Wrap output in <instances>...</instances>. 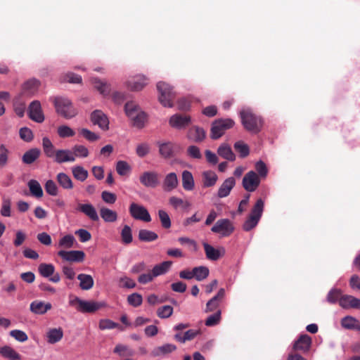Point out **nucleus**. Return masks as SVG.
<instances>
[{"instance_id": "f257e3e1", "label": "nucleus", "mask_w": 360, "mask_h": 360, "mask_svg": "<svg viewBox=\"0 0 360 360\" xmlns=\"http://www.w3.org/2000/svg\"><path fill=\"white\" fill-rule=\"evenodd\" d=\"M239 115L241 124L246 131L253 134L261 131L264 124L261 116L254 113L250 108L241 110Z\"/></svg>"}, {"instance_id": "f03ea898", "label": "nucleus", "mask_w": 360, "mask_h": 360, "mask_svg": "<svg viewBox=\"0 0 360 360\" xmlns=\"http://www.w3.org/2000/svg\"><path fill=\"white\" fill-rule=\"evenodd\" d=\"M53 103L56 112L65 119H71L77 115V109L67 98L54 97Z\"/></svg>"}, {"instance_id": "7ed1b4c3", "label": "nucleus", "mask_w": 360, "mask_h": 360, "mask_svg": "<svg viewBox=\"0 0 360 360\" xmlns=\"http://www.w3.org/2000/svg\"><path fill=\"white\" fill-rule=\"evenodd\" d=\"M264 201L259 198L253 206L251 213L243 225V229L245 231H250L254 229L258 224L264 210Z\"/></svg>"}, {"instance_id": "20e7f679", "label": "nucleus", "mask_w": 360, "mask_h": 360, "mask_svg": "<svg viewBox=\"0 0 360 360\" xmlns=\"http://www.w3.org/2000/svg\"><path fill=\"white\" fill-rule=\"evenodd\" d=\"M69 304L82 313H94L98 310L102 304L94 301L82 300L78 297L70 296Z\"/></svg>"}, {"instance_id": "39448f33", "label": "nucleus", "mask_w": 360, "mask_h": 360, "mask_svg": "<svg viewBox=\"0 0 360 360\" xmlns=\"http://www.w3.org/2000/svg\"><path fill=\"white\" fill-rule=\"evenodd\" d=\"M235 122L230 118L214 120L212 124L210 129L211 139L214 140L219 139L227 129L232 128Z\"/></svg>"}, {"instance_id": "423d86ee", "label": "nucleus", "mask_w": 360, "mask_h": 360, "mask_svg": "<svg viewBox=\"0 0 360 360\" xmlns=\"http://www.w3.org/2000/svg\"><path fill=\"white\" fill-rule=\"evenodd\" d=\"M157 89L160 93L159 101L165 107H172L173 100L175 98V94L172 88L167 83L160 82L157 84Z\"/></svg>"}, {"instance_id": "0eeeda50", "label": "nucleus", "mask_w": 360, "mask_h": 360, "mask_svg": "<svg viewBox=\"0 0 360 360\" xmlns=\"http://www.w3.org/2000/svg\"><path fill=\"white\" fill-rule=\"evenodd\" d=\"M160 175L155 171L143 172L139 176L140 183L146 188H155L160 184Z\"/></svg>"}, {"instance_id": "6e6552de", "label": "nucleus", "mask_w": 360, "mask_h": 360, "mask_svg": "<svg viewBox=\"0 0 360 360\" xmlns=\"http://www.w3.org/2000/svg\"><path fill=\"white\" fill-rule=\"evenodd\" d=\"M211 231L222 236H229L234 231L233 223L228 219H219L212 227Z\"/></svg>"}, {"instance_id": "1a4fd4ad", "label": "nucleus", "mask_w": 360, "mask_h": 360, "mask_svg": "<svg viewBox=\"0 0 360 360\" xmlns=\"http://www.w3.org/2000/svg\"><path fill=\"white\" fill-rule=\"evenodd\" d=\"M129 211L131 216L136 220H141L145 222L151 221V217L148 211L142 205L132 202L129 206Z\"/></svg>"}, {"instance_id": "9d476101", "label": "nucleus", "mask_w": 360, "mask_h": 360, "mask_svg": "<svg viewBox=\"0 0 360 360\" xmlns=\"http://www.w3.org/2000/svg\"><path fill=\"white\" fill-rule=\"evenodd\" d=\"M260 184V178L254 171H250L245 174L243 179L242 184L244 189L248 192L255 191Z\"/></svg>"}, {"instance_id": "9b49d317", "label": "nucleus", "mask_w": 360, "mask_h": 360, "mask_svg": "<svg viewBox=\"0 0 360 360\" xmlns=\"http://www.w3.org/2000/svg\"><path fill=\"white\" fill-rule=\"evenodd\" d=\"M29 117L38 123H41L44 120V115L42 112L41 105L39 101L31 102L28 108Z\"/></svg>"}, {"instance_id": "f8f14e48", "label": "nucleus", "mask_w": 360, "mask_h": 360, "mask_svg": "<svg viewBox=\"0 0 360 360\" xmlns=\"http://www.w3.org/2000/svg\"><path fill=\"white\" fill-rule=\"evenodd\" d=\"M90 120L94 125H98L103 130H108L109 121L107 116L100 110H94L90 115Z\"/></svg>"}, {"instance_id": "ddd939ff", "label": "nucleus", "mask_w": 360, "mask_h": 360, "mask_svg": "<svg viewBox=\"0 0 360 360\" xmlns=\"http://www.w3.org/2000/svg\"><path fill=\"white\" fill-rule=\"evenodd\" d=\"M58 255L63 259L71 262H82L85 257V254L82 250H60Z\"/></svg>"}, {"instance_id": "4468645a", "label": "nucleus", "mask_w": 360, "mask_h": 360, "mask_svg": "<svg viewBox=\"0 0 360 360\" xmlns=\"http://www.w3.org/2000/svg\"><path fill=\"white\" fill-rule=\"evenodd\" d=\"M169 123L172 127L179 129H183L190 124L191 117L186 115L175 114L170 117Z\"/></svg>"}, {"instance_id": "2eb2a0df", "label": "nucleus", "mask_w": 360, "mask_h": 360, "mask_svg": "<svg viewBox=\"0 0 360 360\" xmlns=\"http://www.w3.org/2000/svg\"><path fill=\"white\" fill-rule=\"evenodd\" d=\"M206 257L211 261H217L225 255V249L222 247L215 249L211 245L203 243Z\"/></svg>"}, {"instance_id": "dca6fc26", "label": "nucleus", "mask_w": 360, "mask_h": 360, "mask_svg": "<svg viewBox=\"0 0 360 360\" xmlns=\"http://www.w3.org/2000/svg\"><path fill=\"white\" fill-rule=\"evenodd\" d=\"M55 162L62 164L64 162H72L75 161V155L72 152L67 149L56 150V153L53 158Z\"/></svg>"}, {"instance_id": "f3484780", "label": "nucleus", "mask_w": 360, "mask_h": 360, "mask_svg": "<svg viewBox=\"0 0 360 360\" xmlns=\"http://www.w3.org/2000/svg\"><path fill=\"white\" fill-rule=\"evenodd\" d=\"M179 181L177 175L174 172L167 174L162 181V189L166 192H170L177 188Z\"/></svg>"}, {"instance_id": "a211bd4d", "label": "nucleus", "mask_w": 360, "mask_h": 360, "mask_svg": "<svg viewBox=\"0 0 360 360\" xmlns=\"http://www.w3.org/2000/svg\"><path fill=\"white\" fill-rule=\"evenodd\" d=\"M225 295V290L224 288H221L217 294L210 300L207 304L205 311L206 313L217 311L220 302L222 300Z\"/></svg>"}, {"instance_id": "6ab92c4d", "label": "nucleus", "mask_w": 360, "mask_h": 360, "mask_svg": "<svg viewBox=\"0 0 360 360\" xmlns=\"http://www.w3.org/2000/svg\"><path fill=\"white\" fill-rule=\"evenodd\" d=\"M156 145L158 146L159 153L162 158L168 159L174 155L175 145L173 143L158 141Z\"/></svg>"}, {"instance_id": "aec40b11", "label": "nucleus", "mask_w": 360, "mask_h": 360, "mask_svg": "<svg viewBox=\"0 0 360 360\" xmlns=\"http://www.w3.org/2000/svg\"><path fill=\"white\" fill-rule=\"evenodd\" d=\"M148 84V79L144 75H136L127 82L128 87L132 91H141Z\"/></svg>"}, {"instance_id": "412c9836", "label": "nucleus", "mask_w": 360, "mask_h": 360, "mask_svg": "<svg viewBox=\"0 0 360 360\" xmlns=\"http://www.w3.org/2000/svg\"><path fill=\"white\" fill-rule=\"evenodd\" d=\"M311 344V338L308 335H302L293 345V351L307 352Z\"/></svg>"}, {"instance_id": "4be33fe9", "label": "nucleus", "mask_w": 360, "mask_h": 360, "mask_svg": "<svg viewBox=\"0 0 360 360\" xmlns=\"http://www.w3.org/2000/svg\"><path fill=\"white\" fill-rule=\"evenodd\" d=\"M77 210L84 214L93 221H97L99 220V217L95 207L90 203L79 204Z\"/></svg>"}, {"instance_id": "5701e85b", "label": "nucleus", "mask_w": 360, "mask_h": 360, "mask_svg": "<svg viewBox=\"0 0 360 360\" xmlns=\"http://www.w3.org/2000/svg\"><path fill=\"white\" fill-rule=\"evenodd\" d=\"M236 184V180L233 177L226 179L221 185L218 190L217 195L219 198L228 196Z\"/></svg>"}, {"instance_id": "b1692460", "label": "nucleus", "mask_w": 360, "mask_h": 360, "mask_svg": "<svg viewBox=\"0 0 360 360\" xmlns=\"http://www.w3.org/2000/svg\"><path fill=\"white\" fill-rule=\"evenodd\" d=\"M176 349V345L173 344H165L154 348L151 352L153 357L163 356L167 355Z\"/></svg>"}, {"instance_id": "393cba45", "label": "nucleus", "mask_w": 360, "mask_h": 360, "mask_svg": "<svg viewBox=\"0 0 360 360\" xmlns=\"http://www.w3.org/2000/svg\"><path fill=\"white\" fill-rule=\"evenodd\" d=\"M51 307L52 305L49 302L44 303L41 301H34L30 304V311L37 314H44Z\"/></svg>"}, {"instance_id": "a878e982", "label": "nucleus", "mask_w": 360, "mask_h": 360, "mask_svg": "<svg viewBox=\"0 0 360 360\" xmlns=\"http://www.w3.org/2000/svg\"><path fill=\"white\" fill-rule=\"evenodd\" d=\"M40 155L41 150L39 148H31L23 154L22 161L26 165H31L39 158Z\"/></svg>"}, {"instance_id": "bb28decb", "label": "nucleus", "mask_w": 360, "mask_h": 360, "mask_svg": "<svg viewBox=\"0 0 360 360\" xmlns=\"http://www.w3.org/2000/svg\"><path fill=\"white\" fill-rule=\"evenodd\" d=\"M206 136L205 131L198 127H191L188 132V138L195 142L202 141Z\"/></svg>"}, {"instance_id": "cd10ccee", "label": "nucleus", "mask_w": 360, "mask_h": 360, "mask_svg": "<svg viewBox=\"0 0 360 360\" xmlns=\"http://www.w3.org/2000/svg\"><path fill=\"white\" fill-rule=\"evenodd\" d=\"M47 342L55 344L60 341L63 337V330L61 328H51L46 333Z\"/></svg>"}, {"instance_id": "c85d7f7f", "label": "nucleus", "mask_w": 360, "mask_h": 360, "mask_svg": "<svg viewBox=\"0 0 360 360\" xmlns=\"http://www.w3.org/2000/svg\"><path fill=\"white\" fill-rule=\"evenodd\" d=\"M217 153L222 158L229 161H234L236 155L233 153L231 147L227 143H222L219 146L217 150Z\"/></svg>"}, {"instance_id": "c756f323", "label": "nucleus", "mask_w": 360, "mask_h": 360, "mask_svg": "<svg viewBox=\"0 0 360 360\" xmlns=\"http://www.w3.org/2000/svg\"><path fill=\"white\" fill-rule=\"evenodd\" d=\"M0 354L8 360H21V356L11 347L6 345L0 348Z\"/></svg>"}, {"instance_id": "7c9ffc66", "label": "nucleus", "mask_w": 360, "mask_h": 360, "mask_svg": "<svg viewBox=\"0 0 360 360\" xmlns=\"http://www.w3.org/2000/svg\"><path fill=\"white\" fill-rule=\"evenodd\" d=\"M359 299L352 295H342L340 300V305L345 309L353 308L358 309Z\"/></svg>"}, {"instance_id": "2f4dec72", "label": "nucleus", "mask_w": 360, "mask_h": 360, "mask_svg": "<svg viewBox=\"0 0 360 360\" xmlns=\"http://www.w3.org/2000/svg\"><path fill=\"white\" fill-rule=\"evenodd\" d=\"M341 326L345 329H355L356 330H360L359 321L354 317L350 316H347L342 319Z\"/></svg>"}, {"instance_id": "473e14b6", "label": "nucleus", "mask_w": 360, "mask_h": 360, "mask_svg": "<svg viewBox=\"0 0 360 360\" xmlns=\"http://www.w3.org/2000/svg\"><path fill=\"white\" fill-rule=\"evenodd\" d=\"M182 186L186 191H192L195 187L193 174L191 172L184 170L182 172Z\"/></svg>"}, {"instance_id": "72a5a7b5", "label": "nucleus", "mask_w": 360, "mask_h": 360, "mask_svg": "<svg viewBox=\"0 0 360 360\" xmlns=\"http://www.w3.org/2000/svg\"><path fill=\"white\" fill-rule=\"evenodd\" d=\"M77 279L80 281L79 287L82 290H88L94 286V279L89 274H80L77 276Z\"/></svg>"}, {"instance_id": "f704fd0d", "label": "nucleus", "mask_w": 360, "mask_h": 360, "mask_svg": "<svg viewBox=\"0 0 360 360\" xmlns=\"http://www.w3.org/2000/svg\"><path fill=\"white\" fill-rule=\"evenodd\" d=\"M58 184L64 189L70 190L73 188V182L71 178L65 173L60 172L56 176Z\"/></svg>"}, {"instance_id": "c9c22d12", "label": "nucleus", "mask_w": 360, "mask_h": 360, "mask_svg": "<svg viewBox=\"0 0 360 360\" xmlns=\"http://www.w3.org/2000/svg\"><path fill=\"white\" fill-rule=\"evenodd\" d=\"M42 147L45 155L49 158H53L56 153V150L51 140L48 137L42 139Z\"/></svg>"}, {"instance_id": "e433bc0d", "label": "nucleus", "mask_w": 360, "mask_h": 360, "mask_svg": "<svg viewBox=\"0 0 360 360\" xmlns=\"http://www.w3.org/2000/svg\"><path fill=\"white\" fill-rule=\"evenodd\" d=\"M100 215L105 222H115L117 219V213L105 207L100 209Z\"/></svg>"}, {"instance_id": "4c0bfd02", "label": "nucleus", "mask_w": 360, "mask_h": 360, "mask_svg": "<svg viewBox=\"0 0 360 360\" xmlns=\"http://www.w3.org/2000/svg\"><path fill=\"white\" fill-rule=\"evenodd\" d=\"M139 240L142 242H152L158 238V236L154 231L148 229H141L138 235Z\"/></svg>"}, {"instance_id": "58836bf2", "label": "nucleus", "mask_w": 360, "mask_h": 360, "mask_svg": "<svg viewBox=\"0 0 360 360\" xmlns=\"http://www.w3.org/2000/svg\"><path fill=\"white\" fill-rule=\"evenodd\" d=\"M203 185L205 187L213 186L217 181V175L212 171H206L202 173Z\"/></svg>"}, {"instance_id": "ea45409f", "label": "nucleus", "mask_w": 360, "mask_h": 360, "mask_svg": "<svg viewBox=\"0 0 360 360\" xmlns=\"http://www.w3.org/2000/svg\"><path fill=\"white\" fill-rule=\"evenodd\" d=\"M172 262L170 261L163 262L160 264L155 265L152 269V274L154 277L158 276L160 275H162L165 274L170 266H172Z\"/></svg>"}, {"instance_id": "a19ab883", "label": "nucleus", "mask_w": 360, "mask_h": 360, "mask_svg": "<svg viewBox=\"0 0 360 360\" xmlns=\"http://www.w3.org/2000/svg\"><path fill=\"white\" fill-rule=\"evenodd\" d=\"M39 274L44 278H49L55 272V266L52 264L41 263L38 266Z\"/></svg>"}, {"instance_id": "79ce46f5", "label": "nucleus", "mask_w": 360, "mask_h": 360, "mask_svg": "<svg viewBox=\"0 0 360 360\" xmlns=\"http://www.w3.org/2000/svg\"><path fill=\"white\" fill-rule=\"evenodd\" d=\"M28 187L31 194L36 198L43 196V190L37 180L32 179L28 182Z\"/></svg>"}, {"instance_id": "37998d69", "label": "nucleus", "mask_w": 360, "mask_h": 360, "mask_svg": "<svg viewBox=\"0 0 360 360\" xmlns=\"http://www.w3.org/2000/svg\"><path fill=\"white\" fill-rule=\"evenodd\" d=\"M73 176L78 181H84L89 175L88 171L82 166H75L72 168Z\"/></svg>"}, {"instance_id": "c03bdc74", "label": "nucleus", "mask_w": 360, "mask_h": 360, "mask_svg": "<svg viewBox=\"0 0 360 360\" xmlns=\"http://www.w3.org/2000/svg\"><path fill=\"white\" fill-rule=\"evenodd\" d=\"M169 203L174 208L177 209L181 207L182 209H187L191 206V204L187 200H184L181 198L176 196H172L169 199Z\"/></svg>"}, {"instance_id": "a18cd8bd", "label": "nucleus", "mask_w": 360, "mask_h": 360, "mask_svg": "<svg viewBox=\"0 0 360 360\" xmlns=\"http://www.w3.org/2000/svg\"><path fill=\"white\" fill-rule=\"evenodd\" d=\"M209 269L206 266H200L193 268L194 278L198 281L205 279L209 276Z\"/></svg>"}, {"instance_id": "49530a36", "label": "nucleus", "mask_w": 360, "mask_h": 360, "mask_svg": "<svg viewBox=\"0 0 360 360\" xmlns=\"http://www.w3.org/2000/svg\"><path fill=\"white\" fill-rule=\"evenodd\" d=\"M10 151L4 143L0 144V169L5 167L9 159Z\"/></svg>"}, {"instance_id": "de8ad7c7", "label": "nucleus", "mask_w": 360, "mask_h": 360, "mask_svg": "<svg viewBox=\"0 0 360 360\" xmlns=\"http://www.w3.org/2000/svg\"><path fill=\"white\" fill-rule=\"evenodd\" d=\"M92 84L101 94L106 95L110 92L109 85L105 82H101L98 78H94L92 79Z\"/></svg>"}, {"instance_id": "09e8293b", "label": "nucleus", "mask_w": 360, "mask_h": 360, "mask_svg": "<svg viewBox=\"0 0 360 360\" xmlns=\"http://www.w3.org/2000/svg\"><path fill=\"white\" fill-rule=\"evenodd\" d=\"M121 239L124 244L128 245L133 240L131 229L128 226H124L121 231Z\"/></svg>"}, {"instance_id": "8fccbe9b", "label": "nucleus", "mask_w": 360, "mask_h": 360, "mask_svg": "<svg viewBox=\"0 0 360 360\" xmlns=\"http://www.w3.org/2000/svg\"><path fill=\"white\" fill-rule=\"evenodd\" d=\"M133 120V124L138 128H142L144 126V123L146 120V115L142 111L137 112L134 117H131Z\"/></svg>"}, {"instance_id": "3c124183", "label": "nucleus", "mask_w": 360, "mask_h": 360, "mask_svg": "<svg viewBox=\"0 0 360 360\" xmlns=\"http://www.w3.org/2000/svg\"><path fill=\"white\" fill-rule=\"evenodd\" d=\"M221 320V310L218 309L214 314L209 316L205 320V324L208 327H212L219 324Z\"/></svg>"}, {"instance_id": "603ef678", "label": "nucleus", "mask_w": 360, "mask_h": 360, "mask_svg": "<svg viewBox=\"0 0 360 360\" xmlns=\"http://www.w3.org/2000/svg\"><path fill=\"white\" fill-rule=\"evenodd\" d=\"M158 217L161 222V225L164 229H168L171 227L172 224L170 217L165 210H160L158 211Z\"/></svg>"}, {"instance_id": "864d4df0", "label": "nucleus", "mask_w": 360, "mask_h": 360, "mask_svg": "<svg viewBox=\"0 0 360 360\" xmlns=\"http://www.w3.org/2000/svg\"><path fill=\"white\" fill-rule=\"evenodd\" d=\"M342 296V291L340 290L332 289L327 295V301L330 304H335L337 301L340 302Z\"/></svg>"}, {"instance_id": "5fc2aeb1", "label": "nucleus", "mask_w": 360, "mask_h": 360, "mask_svg": "<svg viewBox=\"0 0 360 360\" xmlns=\"http://www.w3.org/2000/svg\"><path fill=\"white\" fill-rule=\"evenodd\" d=\"M150 150V145L148 143H141L137 145L136 148V153L139 158L146 157Z\"/></svg>"}, {"instance_id": "6e6d98bb", "label": "nucleus", "mask_w": 360, "mask_h": 360, "mask_svg": "<svg viewBox=\"0 0 360 360\" xmlns=\"http://www.w3.org/2000/svg\"><path fill=\"white\" fill-rule=\"evenodd\" d=\"M75 238L73 236L68 234L63 237L58 243V246L64 248H71L73 247Z\"/></svg>"}, {"instance_id": "4d7b16f0", "label": "nucleus", "mask_w": 360, "mask_h": 360, "mask_svg": "<svg viewBox=\"0 0 360 360\" xmlns=\"http://www.w3.org/2000/svg\"><path fill=\"white\" fill-rule=\"evenodd\" d=\"M75 157L86 158L89 155L88 148L82 145H75L71 150Z\"/></svg>"}, {"instance_id": "13d9d810", "label": "nucleus", "mask_w": 360, "mask_h": 360, "mask_svg": "<svg viewBox=\"0 0 360 360\" xmlns=\"http://www.w3.org/2000/svg\"><path fill=\"white\" fill-rule=\"evenodd\" d=\"M11 201L9 198H4L1 202V207L0 210V213L3 217H10L11 215Z\"/></svg>"}, {"instance_id": "bf43d9fd", "label": "nucleus", "mask_w": 360, "mask_h": 360, "mask_svg": "<svg viewBox=\"0 0 360 360\" xmlns=\"http://www.w3.org/2000/svg\"><path fill=\"white\" fill-rule=\"evenodd\" d=\"M58 134L60 138H67L73 136L75 132L70 127L62 125L58 128Z\"/></svg>"}, {"instance_id": "052dcab7", "label": "nucleus", "mask_w": 360, "mask_h": 360, "mask_svg": "<svg viewBox=\"0 0 360 360\" xmlns=\"http://www.w3.org/2000/svg\"><path fill=\"white\" fill-rule=\"evenodd\" d=\"M173 308L169 305H165L158 309L157 315L161 319H167L172 316Z\"/></svg>"}, {"instance_id": "680f3d73", "label": "nucleus", "mask_w": 360, "mask_h": 360, "mask_svg": "<svg viewBox=\"0 0 360 360\" xmlns=\"http://www.w3.org/2000/svg\"><path fill=\"white\" fill-rule=\"evenodd\" d=\"M79 134L89 141H96L100 138L98 134L85 128L79 129Z\"/></svg>"}, {"instance_id": "e2e57ef3", "label": "nucleus", "mask_w": 360, "mask_h": 360, "mask_svg": "<svg viewBox=\"0 0 360 360\" xmlns=\"http://www.w3.org/2000/svg\"><path fill=\"white\" fill-rule=\"evenodd\" d=\"M131 170L129 165L123 160H120L116 165V171L120 176L126 175Z\"/></svg>"}, {"instance_id": "0e129e2a", "label": "nucleus", "mask_w": 360, "mask_h": 360, "mask_svg": "<svg viewBox=\"0 0 360 360\" xmlns=\"http://www.w3.org/2000/svg\"><path fill=\"white\" fill-rule=\"evenodd\" d=\"M127 302L128 303L134 307H137L141 305L143 302V297L139 293H132L131 295H129L127 297Z\"/></svg>"}, {"instance_id": "69168bd1", "label": "nucleus", "mask_w": 360, "mask_h": 360, "mask_svg": "<svg viewBox=\"0 0 360 360\" xmlns=\"http://www.w3.org/2000/svg\"><path fill=\"white\" fill-rule=\"evenodd\" d=\"M114 352L118 354L121 356H132L134 351L129 349L127 346L123 345H117L114 349Z\"/></svg>"}, {"instance_id": "338daca9", "label": "nucleus", "mask_w": 360, "mask_h": 360, "mask_svg": "<svg viewBox=\"0 0 360 360\" xmlns=\"http://www.w3.org/2000/svg\"><path fill=\"white\" fill-rule=\"evenodd\" d=\"M234 148L236 151L240 153V156L243 158L247 157L249 155V147L248 145L243 143V142L238 141L235 143Z\"/></svg>"}, {"instance_id": "774afa93", "label": "nucleus", "mask_w": 360, "mask_h": 360, "mask_svg": "<svg viewBox=\"0 0 360 360\" xmlns=\"http://www.w3.org/2000/svg\"><path fill=\"white\" fill-rule=\"evenodd\" d=\"M124 110L127 115L130 118L134 117V115L139 111L138 105L133 101L127 102L125 104Z\"/></svg>"}]
</instances>
